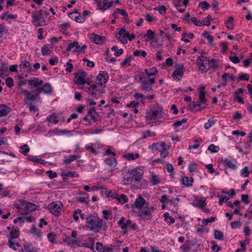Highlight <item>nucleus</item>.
Returning a JSON list of instances; mask_svg holds the SVG:
<instances>
[{
	"instance_id": "c03bdc74",
	"label": "nucleus",
	"mask_w": 252,
	"mask_h": 252,
	"mask_svg": "<svg viewBox=\"0 0 252 252\" xmlns=\"http://www.w3.org/2000/svg\"><path fill=\"white\" fill-rule=\"evenodd\" d=\"M214 238L216 239L222 240L223 239V234L220 231L215 230L214 231Z\"/></svg>"
},
{
	"instance_id": "0e129e2a",
	"label": "nucleus",
	"mask_w": 252,
	"mask_h": 252,
	"mask_svg": "<svg viewBox=\"0 0 252 252\" xmlns=\"http://www.w3.org/2000/svg\"><path fill=\"white\" fill-rule=\"evenodd\" d=\"M211 18V15H208L204 19V21H201L202 23L201 26H209L210 25V20Z\"/></svg>"
},
{
	"instance_id": "20e7f679",
	"label": "nucleus",
	"mask_w": 252,
	"mask_h": 252,
	"mask_svg": "<svg viewBox=\"0 0 252 252\" xmlns=\"http://www.w3.org/2000/svg\"><path fill=\"white\" fill-rule=\"evenodd\" d=\"M163 112L162 108L158 107L150 109L146 113V119L148 120H155L162 117Z\"/></svg>"
},
{
	"instance_id": "9b49d317",
	"label": "nucleus",
	"mask_w": 252,
	"mask_h": 252,
	"mask_svg": "<svg viewBox=\"0 0 252 252\" xmlns=\"http://www.w3.org/2000/svg\"><path fill=\"white\" fill-rule=\"evenodd\" d=\"M108 78V74L106 71H100L97 77L96 83L102 86L107 83Z\"/></svg>"
},
{
	"instance_id": "f8f14e48",
	"label": "nucleus",
	"mask_w": 252,
	"mask_h": 252,
	"mask_svg": "<svg viewBox=\"0 0 252 252\" xmlns=\"http://www.w3.org/2000/svg\"><path fill=\"white\" fill-rule=\"evenodd\" d=\"M183 74V65L180 64L176 67L175 70L173 72L172 76L175 77L178 81H180Z\"/></svg>"
},
{
	"instance_id": "72a5a7b5",
	"label": "nucleus",
	"mask_w": 252,
	"mask_h": 252,
	"mask_svg": "<svg viewBox=\"0 0 252 252\" xmlns=\"http://www.w3.org/2000/svg\"><path fill=\"white\" fill-rule=\"evenodd\" d=\"M145 73L147 75L145 76H149L152 75H155L156 73H158V71L157 70V68L156 67H152L150 68H147L145 69Z\"/></svg>"
},
{
	"instance_id": "39448f33",
	"label": "nucleus",
	"mask_w": 252,
	"mask_h": 252,
	"mask_svg": "<svg viewBox=\"0 0 252 252\" xmlns=\"http://www.w3.org/2000/svg\"><path fill=\"white\" fill-rule=\"evenodd\" d=\"M74 81L77 85H84L86 83V72L82 70H78L75 74Z\"/></svg>"
},
{
	"instance_id": "864d4df0",
	"label": "nucleus",
	"mask_w": 252,
	"mask_h": 252,
	"mask_svg": "<svg viewBox=\"0 0 252 252\" xmlns=\"http://www.w3.org/2000/svg\"><path fill=\"white\" fill-rule=\"evenodd\" d=\"M19 66L22 68H28L29 70L31 69L30 63L27 61H21Z\"/></svg>"
},
{
	"instance_id": "1a4fd4ad",
	"label": "nucleus",
	"mask_w": 252,
	"mask_h": 252,
	"mask_svg": "<svg viewBox=\"0 0 252 252\" xmlns=\"http://www.w3.org/2000/svg\"><path fill=\"white\" fill-rule=\"evenodd\" d=\"M40 94V91L37 89L33 91L29 92L24 99L25 103L27 102H31L36 100Z\"/></svg>"
},
{
	"instance_id": "4be33fe9",
	"label": "nucleus",
	"mask_w": 252,
	"mask_h": 252,
	"mask_svg": "<svg viewBox=\"0 0 252 252\" xmlns=\"http://www.w3.org/2000/svg\"><path fill=\"white\" fill-rule=\"evenodd\" d=\"M11 109L5 104H0V117L7 115Z\"/></svg>"
},
{
	"instance_id": "473e14b6",
	"label": "nucleus",
	"mask_w": 252,
	"mask_h": 252,
	"mask_svg": "<svg viewBox=\"0 0 252 252\" xmlns=\"http://www.w3.org/2000/svg\"><path fill=\"white\" fill-rule=\"evenodd\" d=\"M225 26L228 30H232L233 29L234 25L233 17H229L228 19L225 22Z\"/></svg>"
},
{
	"instance_id": "aec40b11",
	"label": "nucleus",
	"mask_w": 252,
	"mask_h": 252,
	"mask_svg": "<svg viewBox=\"0 0 252 252\" xmlns=\"http://www.w3.org/2000/svg\"><path fill=\"white\" fill-rule=\"evenodd\" d=\"M88 115L90 116L92 120L95 122L98 120V113L96 111L95 107H92L89 110Z\"/></svg>"
},
{
	"instance_id": "c756f323",
	"label": "nucleus",
	"mask_w": 252,
	"mask_h": 252,
	"mask_svg": "<svg viewBox=\"0 0 252 252\" xmlns=\"http://www.w3.org/2000/svg\"><path fill=\"white\" fill-rule=\"evenodd\" d=\"M208 32H203L202 36L206 38L208 40V43L210 46H214L216 44L214 42V38L213 36L209 35Z\"/></svg>"
},
{
	"instance_id": "e433bc0d",
	"label": "nucleus",
	"mask_w": 252,
	"mask_h": 252,
	"mask_svg": "<svg viewBox=\"0 0 252 252\" xmlns=\"http://www.w3.org/2000/svg\"><path fill=\"white\" fill-rule=\"evenodd\" d=\"M112 51H114V55L116 57H119L122 55L124 53L123 49H118V47L116 46H114L111 48Z\"/></svg>"
},
{
	"instance_id": "4d7b16f0",
	"label": "nucleus",
	"mask_w": 252,
	"mask_h": 252,
	"mask_svg": "<svg viewBox=\"0 0 252 252\" xmlns=\"http://www.w3.org/2000/svg\"><path fill=\"white\" fill-rule=\"evenodd\" d=\"M125 218L124 217H122L120 220L118 222V224L121 227L122 229H126L127 227L126 223H125Z\"/></svg>"
},
{
	"instance_id": "e2e57ef3",
	"label": "nucleus",
	"mask_w": 252,
	"mask_h": 252,
	"mask_svg": "<svg viewBox=\"0 0 252 252\" xmlns=\"http://www.w3.org/2000/svg\"><path fill=\"white\" fill-rule=\"evenodd\" d=\"M64 241L66 243H67L68 245H73V244H77L78 241L76 239H72L69 237H66L64 240Z\"/></svg>"
},
{
	"instance_id": "0eeeda50",
	"label": "nucleus",
	"mask_w": 252,
	"mask_h": 252,
	"mask_svg": "<svg viewBox=\"0 0 252 252\" xmlns=\"http://www.w3.org/2000/svg\"><path fill=\"white\" fill-rule=\"evenodd\" d=\"M62 204L61 202L51 203L49 207L51 212L55 216H59L61 210Z\"/></svg>"
},
{
	"instance_id": "de8ad7c7",
	"label": "nucleus",
	"mask_w": 252,
	"mask_h": 252,
	"mask_svg": "<svg viewBox=\"0 0 252 252\" xmlns=\"http://www.w3.org/2000/svg\"><path fill=\"white\" fill-rule=\"evenodd\" d=\"M120 13L122 15L124 16L125 19H126L127 18H128V15L126 13V11L124 9H121L119 8H117L116 9V11H114L113 15L115 16L116 13Z\"/></svg>"
},
{
	"instance_id": "c9c22d12",
	"label": "nucleus",
	"mask_w": 252,
	"mask_h": 252,
	"mask_svg": "<svg viewBox=\"0 0 252 252\" xmlns=\"http://www.w3.org/2000/svg\"><path fill=\"white\" fill-rule=\"evenodd\" d=\"M140 155L138 153H128L124 156V157L126 158L128 160H134L135 159L139 158Z\"/></svg>"
},
{
	"instance_id": "412c9836",
	"label": "nucleus",
	"mask_w": 252,
	"mask_h": 252,
	"mask_svg": "<svg viewBox=\"0 0 252 252\" xmlns=\"http://www.w3.org/2000/svg\"><path fill=\"white\" fill-rule=\"evenodd\" d=\"M243 90L241 88L238 89L234 94V98L235 100H237L239 103H244L243 99L239 95L240 94L243 93Z\"/></svg>"
},
{
	"instance_id": "49530a36",
	"label": "nucleus",
	"mask_w": 252,
	"mask_h": 252,
	"mask_svg": "<svg viewBox=\"0 0 252 252\" xmlns=\"http://www.w3.org/2000/svg\"><path fill=\"white\" fill-rule=\"evenodd\" d=\"M223 162L224 163H225L227 165V166H228V167H229V168H231L232 169H234L236 167V165L234 163H232L231 160H230L229 159L225 158L223 160Z\"/></svg>"
},
{
	"instance_id": "09e8293b",
	"label": "nucleus",
	"mask_w": 252,
	"mask_h": 252,
	"mask_svg": "<svg viewBox=\"0 0 252 252\" xmlns=\"http://www.w3.org/2000/svg\"><path fill=\"white\" fill-rule=\"evenodd\" d=\"M206 93L204 92L201 91L199 94V99L200 102L202 104H206L207 100L205 98Z\"/></svg>"
},
{
	"instance_id": "dca6fc26",
	"label": "nucleus",
	"mask_w": 252,
	"mask_h": 252,
	"mask_svg": "<svg viewBox=\"0 0 252 252\" xmlns=\"http://www.w3.org/2000/svg\"><path fill=\"white\" fill-rule=\"evenodd\" d=\"M59 114H56L55 113H53L51 115H49L47 118L46 120L48 121L50 123L57 124L59 123Z\"/></svg>"
},
{
	"instance_id": "5fc2aeb1",
	"label": "nucleus",
	"mask_w": 252,
	"mask_h": 252,
	"mask_svg": "<svg viewBox=\"0 0 252 252\" xmlns=\"http://www.w3.org/2000/svg\"><path fill=\"white\" fill-rule=\"evenodd\" d=\"M199 6L203 9V11H205L206 9H208L210 7V4L206 1H203L200 2L199 3Z\"/></svg>"
},
{
	"instance_id": "603ef678",
	"label": "nucleus",
	"mask_w": 252,
	"mask_h": 252,
	"mask_svg": "<svg viewBox=\"0 0 252 252\" xmlns=\"http://www.w3.org/2000/svg\"><path fill=\"white\" fill-rule=\"evenodd\" d=\"M116 199L119 202L122 204L128 201L127 196L124 194H122L119 197H117Z\"/></svg>"
},
{
	"instance_id": "37998d69",
	"label": "nucleus",
	"mask_w": 252,
	"mask_h": 252,
	"mask_svg": "<svg viewBox=\"0 0 252 252\" xmlns=\"http://www.w3.org/2000/svg\"><path fill=\"white\" fill-rule=\"evenodd\" d=\"M151 182L153 185H156L160 183L158 176L154 173L151 174Z\"/></svg>"
},
{
	"instance_id": "8fccbe9b",
	"label": "nucleus",
	"mask_w": 252,
	"mask_h": 252,
	"mask_svg": "<svg viewBox=\"0 0 252 252\" xmlns=\"http://www.w3.org/2000/svg\"><path fill=\"white\" fill-rule=\"evenodd\" d=\"M20 149L23 150V151H21V153L24 156L27 155L30 151V148L27 144H24L21 146Z\"/></svg>"
},
{
	"instance_id": "a211bd4d",
	"label": "nucleus",
	"mask_w": 252,
	"mask_h": 252,
	"mask_svg": "<svg viewBox=\"0 0 252 252\" xmlns=\"http://www.w3.org/2000/svg\"><path fill=\"white\" fill-rule=\"evenodd\" d=\"M34 24L36 26H41L45 22L43 18L40 15L34 14L32 16Z\"/></svg>"
},
{
	"instance_id": "052dcab7",
	"label": "nucleus",
	"mask_w": 252,
	"mask_h": 252,
	"mask_svg": "<svg viewBox=\"0 0 252 252\" xmlns=\"http://www.w3.org/2000/svg\"><path fill=\"white\" fill-rule=\"evenodd\" d=\"M208 150L212 153H217L219 152L220 149L218 146H215L214 144H211L209 146Z\"/></svg>"
},
{
	"instance_id": "bb28decb",
	"label": "nucleus",
	"mask_w": 252,
	"mask_h": 252,
	"mask_svg": "<svg viewBox=\"0 0 252 252\" xmlns=\"http://www.w3.org/2000/svg\"><path fill=\"white\" fill-rule=\"evenodd\" d=\"M116 37L124 44H126L127 43V41L126 39V35L125 32H118L116 34Z\"/></svg>"
},
{
	"instance_id": "79ce46f5",
	"label": "nucleus",
	"mask_w": 252,
	"mask_h": 252,
	"mask_svg": "<svg viewBox=\"0 0 252 252\" xmlns=\"http://www.w3.org/2000/svg\"><path fill=\"white\" fill-rule=\"evenodd\" d=\"M155 10H157L158 11L160 14H165L166 13V8L164 5H160L157 7H156L154 8Z\"/></svg>"
},
{
	"instance_id": "6e6d98bb",
	"label": "nucleus",
	"mask_w": 252,
	"mask_h": 252,
	"mask_svg": "<svg viewBox=\"0 0 252 252\" xmlns=\"http://www.w3.org/2000/svg\"><path fill=\"white\" fill-rule=\"evenodd\" d=\"M62 176L71 177H78L79 175L75 172H68L67 173L63 172L61 174Z\"/></svg>"
},
{
	"instance_id": "69168bd1",
	"label": "nucleus",
	"mask_w": 252,
	"mask_h": 252,
	"mask_svg": "<svg viewBox=\"0 0 252 252\" xmlns=\"http://www.w3.org/2000/svg\"><path fill=\"white\" fill-rule=\"evenodd\" d=\"M188 119L186 118L183 119L181 121H176L174 122L173 124V126L176 128L177 127H179V126H181L183 123H185L187 122Z\"/></svg>"
},
{
	"instance_id": "bf43d9fd",
	"label": "nucleus",
	"mask_w": 252,
	"mask_h": 252,
	"mask_svg": "<svg viewBox=\"0 0 252 252\" xmlns=\"http://www.w3.org/2000/svg\"><path fill=\"white\" fill-rule=\"evenodd\" d=\"M5 84L8 88H11L14 86V80L11 77H9L5 80Z\"/></svg>"
},
{
	"instance_id": "b1692460",
	"label": "nucleus",
	"mask_w": 252,
	"mask_h": 252,
	"mask_svg": "<svg viewBox=\"0 0 252 252\" xmlns=\"http://www.w3.org/2000/svg\"><path fill=\"white\" fill-rule=\"evenodd\" d=\"M19 235V229L17 227H13L10 233L7 235V237L9 239H15L18 238Z\"/></svg>"
},
{
	"instance_id": "a19ab883",
	"label": "nucleus",
	"mask_w": 252,
	"mask_h": 252,
	"mask_svg": "<svg viewBox=\"0 0 252 252\" xmlns=\"http://www.w3.org/2000/svg\"><path fill=\"white\" fill-rule=\"evenodd\" d=\"M189 3V0H177V2L174 3V5L176 7L181 6L182 3L183 5L187 7Z\"/></svg>"
},
{
	"instance_id": "f03ea898",
	"label": "nucleus",
	"mask_w": 252,
	"mask_h": 252,
	"mask_svg": "<svg viewBox=\"0 0 252 252\" xmlns=\"http://www.w3.org/2000/svg\"><path fill=\"white\" fill-rule=\"evenodd\" d=\"M139 81L141 83V87L143 91L150 92L153 90L152 85L155 82L154 78L145 76L144 73L139 74Z\"/></svg>"
},
{
	"instance_id": "f257e3e1",
	"label": "nucleus",
	"mask_w": 252,
	"mask_h": 252,
	"mask_svg": "<svg viewBox=\"0 0 252 252\" xmlns=\"http://www.w3.org/2000/svg\"><path fill=\"white\" fill-rule=\"evenodd\" d=\"M87 227L95 233L99 232L102 226V220L97 216L91 215L86 219Z\"/></svg>"
},
{
	"instance_id": "393cba45",
	"label": "nucleus",
	"mask_w": 252,
	"mask_h": 252,
	"mask_svg": "<svg viewBox=\"0 0 252 252\" xmlns=\"http://www.w3.org/2000/svg\"><path fill=\"white\" fill-rule=\"evenodd\" d=\"M165 146L164 143H157L153 144L150 146L151 149L153 152L160 151L161 150L163 149V147Z\"/></svg>"
},
{
	"instance_id": "a878e982",
	"label": "nucleus",
	"mask_w": 252,
	"mask_h": 252,
	"mask_svg": "<svg viewBox=\"0 0 252 252\" xmlns=\"http://www.w3.org/2000/svg\"><path fill=\"white\" fill-rule=\"evenodd\" d=\"M37 89L40 91V93L41 92H43L45 94H50L52 91L51 85L48 83L46 84L43 87L38 88Z\"/></svg>"
},
{
	"instance_id": "ea45409f",
	"label": "nucleus",
	"mask_w": 252,
	"mask_h": 252,
	"mask_svg": "<svg viewBox=\"0 0 252 252\" xmlns=\"http://www.w3.org/2000/svg\"><path fill=\"white\" fill-rule=\"evenodd\" d=\"M161 202L163 203H170L171 204L175 203V201H173L172 199L168 198V196L166 194H163L161 196V199H160Z\"/></svg>"
},
{
	"instance_id": "13d9d810",
	"label": "nucleus",
	"mask_w": 252,
	"mask_h": 252,
	"mask_svg": "<svg viewBox=\"0 0 252 252\" xmlns=\"http://www.w3.org/2000/svg\"><path fill=\"white\" fill-rule=\"evenodd\" d=\"M133 55L136 57L141 56L144 58L146 56L147 53L145 51L136 50L133 52Z\"/></svg>"
},
{
	"instance_id": "7c9ffc66",
	"label": "nucleus",
	"mask_w": 252,
	"mask_h": 252,
	"mask_svg": "<svg viewBox=\"0 0 252 252\" xmlns=\"http://www.w3.org/2000/svg\"><path fill=\"white\" fill-rule=\"evenodd\" d=\"M192 205L194 207H198L202 209L206 206V203L204 200H196L193 202Z\"/></svg>"
},
{
	"instance_id": "6e6552de",
	"label": "nucleus",
	"mask_w": 252,
	"mask_h": 252,
	"mask_svg": "<svg viewBox=\"0 0 252 252\" xmlns=\"http://www.w3.org/2000/svg\"><path fill=\"white\" fill-rule=\"evenodd\" d=\"M155 208L153 206L148 207L147 205L145 206V209L141 211L140 216L142 219H147L151 220L152 215V213L154 212Z\"/></svg>"
},
{
	"instance_id": "2eb2a0df",
	"label": "nucleus",
	"mask_w": 252,
	"mask_h": 252,
	"mask_svg": "<svg viewBox=\"0 0 252 252\" xmlns=\"http://www.w3.org/2000/svg\"><path fill=\"white\" fill-rule=\"evenodd\" d=\"M28 82L29 85L32 88H40L39 87L42 85L43 81L38 78H34L29 80H27Z\"/></svg>"
},
{
	"instance_id": "6ab92c4d",
	"label": "nucleus",
	"mask_w": 252,
	"mask_h": 252,
	"mask_svg": "<svg viewBox=\"0 0 252 252\" xmlns=\"http://www.w3.org/2000/svg\"><path fill=\"white\" fill-rule=\"evenodd\" d=\"M123 175L124 184H131L133 182H134V178L132 176L129 175V170L127 172H125V173L123 174Z\"/></svg>"
},
{
	"instance_id": "9d476101",
	"label": "nucleus",
	"mask_w": 252,
	"mask_h": 252,
	"mask_svg": "<svg viewBox=\"0 0 252 252\" xmlns=\"http://www.w3.org/2000/svg\"><path fill=\"white\" fill-rule=\"evenodd\" d=\"M90 38L92 42L98 45L102 44L106 40V37L104 36H101L93 33L91 34Z\"/></svg>"
},
{
	"instance_id": "ddd939ff",
	"label": "nucleus",
	"mask_w": 252,
	"mask_h": 252,
	"mask_svg": "<svg viewBox=\"0 0 252 252\" xmlns=\"http://www.w3.org/2000/svg\"><path fill=\"white\" fill-rule=\"evenodd\" d=\"M206 58V57L201 55L197 58L196 61L197 65L199 67V69L201 70L202 72H206L208 70V68H206V67L204 63V62L205 61V59Z\"/></svg>"
},
{
	"instance_id": "a18cd8bd",
	"label": "nucleus",
	"mask_w": 252,
	"mask_h": 252,
	"mask_svg": "<svg viewBox=\"0 0 252 252\" xmlns=\"http://www.w3.org/2000/svg\"><path fill=\"white\" fill-rule=\"evenodd\" d=\"M79 157L77 156L76 155H70L67 158H66L64 159L63 162L65 164H69L72 161H74L76 160Z\"/></svg>"
},
{
	"instance_id": "c85d7f7f",
	"label": "nucleus",
	"mask_w": 252,
	"mask_h": 252,
	"mask_svg": "<svg viewBox=\"0 0 252 252\" xmlns=\"http://www.w3.org/2000/svg\"><path fill=\"white\" fill-rule=\"evenodd\" d=\"M145 36H146L148 38L146 39V41H148L151 39H153L155 42H158L160 40L159 37H155V32H147V33L145 34Z\"/></svg>"
},
{
	"instance_id": "cd10ccee",
	"label": "nucleus",
	"mask_w": 252,
	"mask_h": 252,
	"mask_svg": "<svg viewBox=\"0 0 252 252\" xmlns=\"http://www.w3.org/2000/svg\"><path fill=\"white\" fill-rule=\"evenodd\" d=\"M105 163L111 167H114L117 164L116 159L113 157L105 158Z\"/></svg>"
},
{
	"instance_id": "774afa93",
	"label": "nucleus",
	"mask_w": 252,
	"mask_h": 252,
	"mask_svg": "<svg viewBox=\"0 0 252 252\" xmlns=\"http://www.w3.org/2000/svg\"><path fill=\"white\" fill-rule=\"evenodd\" d=\"M216 123L215 120H209L208 121L205 123L204 124V128L206 129H208L210 128L212 126H213Z\"/></svg>"
},
{
	"instance_id": "f3484780",
	"label": "nucleus",
	"mask_w": 252,
	"mask_h": 252,
	"mask_svg": "<svg viewBox=\"0 0 252 252\" xmlns=\"http://www.w3.org/2000/svg\"><path fill=\"white\" fill-rule=\"evenodd\" d=\"M145 204L148 205L146 203L145 200L141 195H139L136 199L134 205L136 208L141 209Z\"/></svg>"
},
{
	"instance_id": "2f4dec72",
	"label": "nucleus",
	"mask_w": 252,
	"mask_h": 252,
	"mask_svg": "<svg viewBox=\"0 0 252 252\" xmlns=\"http://www.w3.org/2000/svg\"><path fill=\"white\" fill-rule=\"evenodd\" d=\"M182 181L183 184L188 187H190L192 185V183L193 182V179L192 177H185L182 178Z\"/></svg>"
},
{
	"instance_id": "7ed1b4c3",
	"label": "nucleus",
	"mask_w": 252,
	"mask_h": 252,
	"mask_svg": "<svg viewBox=\"0 0 252 252\" xmlns=\"http://www.w3.org/2000/svg\"><path fill=\"white\" fill-rule=\"evenodd\" d=\"M17 207L21 214H27L29 212L35 211L36 209V205L23 200H20L17 204Z\"/></svg>"
},
{
	"instance_id": "3c124183",
	"label": "nucleus",
	"mask_w": 252,
	"mask_h": 252,
	"mask_svg": "<svg viewBox=\"0 0 252 252\" xmlns=\"http://www.w3.org/2000/svg\"><path fill=\"white\" fill-rule=\"evenodd\" d=\"M142 135V138L145 139L149 137L155 136L156 135V133L155 132H151L150 130H147L143 132Z\"/></svg>"
},
{
	"instance_id": "4468645a",
	"label": "nucleus",
	"mask_w": 252,
	"mask_h": 252,
	"mask_svg": "<svg viewBox=\"0 0 252 252\" xmlns=\"http://www.w3.org/2000/svg\"><path fill=\"white\" fill-rule=\"evenodd\" d=\"M113 4V2H109L108 0H103L102 1H98L97 2V6L99 9L104 11L107 9L111 7Z\"/></svg>"
},
{
	"instance_id": "680f3d73",
	"label": "nucleus",
	"mask_w": 252,
	"mask_h": 252,
	"mask_svg": "<svg viewBox=\"0 0 252 252\" xmlns=\"http://www.w3.org/2000/svg\"><path fill=\"white\" fill-rule=\"evenodd\" d=\"M220 200L219 201V204L220 205H221L223 202H227V201L229 199L230 197L226 196V195H219Z\"/></svg>"
},
{
	"instance_id": "5701e85b",
	"label": "nucleus",
	"mask_w": 252,
	"mask_h": 252,
	"mask_svg": "<svg viewBox=\"0 0 252 252\" xmlns=\"http://www.w3.org/2000/svg\"><path fill=\"white\" fill-rule=\"evenodd\" d=\"M53 50V47L50 44L44 45L41 48V53L43 56L50 54Z\"/></svg>"
},
{
	"instance_id": "4c0bfd02",
	"label": "nucleus",
	"mask_w": 252,
	"mask_h": 252,
	"mask_svg": "<svg viewBox=\"0 0 252 252\" xmlns=\"http://www.w3.org/2000/svg\"><path fill=\"white\" fill-rule=\"evenodd\" d=\"M31 233L33 234L35 236H37L38 237H40L42 236V232L40 230H38L34 225H32L31 230Z\"/></svg>"
},
{
	"instance_id": "338daca9",
	"label": "nucleus",
	"mask_w": 252,
	"mask_h": 252,
	"mask_svg": "<svg viewBox=\"0 0 252 252\" xmlns=\"http://www.w3.org/2000/svg\"><path fill=\"white\" fill-rule=\"evenodd\" d=\"M249 173L248 167L245 166L241 170V175L243 177H247L248 176Z\"/></svg>"
},
{
	"instance_id": "423d86ee",
	"label": "nucleus",
	"mask_w": 252,
	"mask_h": 252,
	"mask_svg": "<svg viewBox=\"0 0 252 252\" xmlns=\"http://www.w3.org/2000/svg\"><path fill=\"white\" fill-rule=\"evenodd\" d=\"M129 175H132L134 178L135 182H139L142 179L144 171L139 168H136L131 170H129Z\"/></svg>"
},
{
	"instance_id": "58836bf2",
	"label": "nucleus",
	"mask_w": 252,
	"mask_h": 252,
	"mask_svg": "<svg viewBox=\"0 0 252 252\" xmlns=\"http://www.w3.org/2000/svg\"><path fill=\"white\" fill-rule=\"evenodd\" d=\"M74 47H75V50L80 48V45H79L78 42L76 41L69 44L66 50L67 52H69Z\"/></svg>"
},
{
	"instance_id": "f704fd0d",
	"label": "nucleus",
	"mask_w": 252,
	"mask_h": 252,
	"mask_svg": "<svg viewBox=\"0 0 252 252\" xmlns=\"http://www.w3.org/2000/svg\"><path fill=\"white\" fill-rule=\"evenodd\" d=\"M24 248L26 252H37V249L29 244H25Z\"/></svg>"
}]
</instances>
